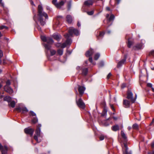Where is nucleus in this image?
Returning <instances> with one entry per match:
<instances>
[{
  "label": "nucleus",
  "mask_w": 154,
  "mask_h": 154,
  "mask_svg": "<svg viewBox=\"0 0 154 154\" xmlns=\"http://www.w3.org/2000/svg\"><path fill=\"white\" fill-rule=\"evenodd\" d=\"M45 48L48 50H50L51 55V56L54 55L56 53V51L54 50H51V46L48 44H45Z\"/></svg>",
  "instance_id": "obj_7"
},
{
  "label": "nucleus",
  "mask_w": 154,
  "mask_h": 154,
  "mask_svg": "<svg viewBox=\"0 0 154 154\" xmlns=\"http://www.w3.org/2000/svg\"><path fill=\"white\" fill-rule=\"evenodd\" d=\"M16 104V103L14 101H11L8 103V105L9 106L11 107L12 108H14Z\"/></svg>",
  "instance_id": "obj_20"
},
{
  "label": "nucleus",
  "mask_w": 154,
  "mask_h": 154,
  "mask_svg": "<svg viewBox=\"0 0 154 154\" xmlns=\"http://www.w3.org/2000/svg\"><path fill=\"white\" fill-rule=\"evenodd\" d=\"M30 3H31V4L32 5H33V6H35V5L34 4L33 2L32 1H30Z\"/></svg>",
  "instance_id": "obj_54"
},
{
  "label": "nucleus",
  "mask_w": 154,
  "mask_h": 154,
  "mask_svg": "<svg viewBox=\"0 0 154 154\" xmlns=\"http://www.w3.org/2000/svg\"><path fill=\"white\" fill-rule=\"evenodd\" d=\"M104 114H103L102 115L103 116H104L107 113V110L106 109H104L103 111Z\"/></svg>",
  "instance_id": "obj_46"
},
{
  "label": "nucleus",
  "mask_w": 154,
  "mask_h": 154,
  "mask_svg": "<svg viewBox=\"0 0 154 154\" xmlns=\"http://www.w3.org/2000/svg\"><path fill=\"white\" fill-rule=\"evenodd\" d=\"M151 146L152 148L154 147V142H152L151 144Z\"/></svg>",
  "instance_id": "obj_55"
},
{
  "label": "nucleus",
  "mask_w": 154,
  "mask_h": 154,
  "mask_svg": "<svg viewBox=\"0 0 154 154\" xmlns=\"http://www.w3.org/2000/svg\"><path fill=\"white\" fill-rule=\"evenodd\" d=\"M113 118L115 120H116L117 119V117H113Z\"/></svg>",
  "instance_id": "obj_59"
},
{
  "label": "nucleus",
  "mask_w": 154,
  "mask_h": 154,
  "mask_svg": "<svg viewBox=\"0 0 154 154\" xmlns=\"http://www.w3.org/2000/svg\"><path fill=\"white\" fill-rule=\"evenodd\" d=\"M121 134L122 137L123 138V139L124 140V141L125 142H126L127 140V137L126 135L124 133L123 131H122L121 132Z\"/></svg>",
  "instance_id": "obj_19"
},
{
  "label": "nucleus",
  "mask_w": 154,
  "mask_h": 154,
  "mask_svg": "<svg viewBox=\"0 0 154 154\" xmlns=\"http://www.w3.org/2000/svg\"><path fill=\"white\" fill-rule=\"evenodd\" d=\"M77 25L79 27L81 26L80 23L79 22H78Z\"/></svg>",
  "instance_id": "obj_57"
},
{
  "label": "nucleus",
  "mask_w": 154,
  "mask_h": 154,
  "mask_svg": "<svg viewBox=\"0 0 154 154\" xmlns=\"http://www.w3.org/2000/svg\"><path fill=\"white\" fill-rule=\"evenodd\" d=\"M126 86V84L125 83H123L121 85V88H123L125 87Z\"/></svg>",
  "instance_id": "obj_48"
},
{
  "label": "nucleus",
  "mask_w": 154,
  "mask_h": 154,
  "mask_svg": "<svg viewBox=\"0 0 154 154\" xmlns=\"http://www.w3.org/2000/svg\"><path fill=\"white\" fill-rule=\"evenodd\" d=\"M5 150H2V154H6L8 150V148L6 146H5Z\"/></svg>",
  "instance_id": "obj_28"
},
{
  "label": "nucleus",
  "mask_w": 154,
  "mask_h": 154,
  "mask_svg": "<svg viewBox=\"0 0 154 154\" xmlns=\"http://www.w3.org/2000/svg\"><path fill=\"white\" fill-rule=\"evenodd\" d=\"M66 20L68 23H71L72 21V17L69 15H67L66 17Z\"/></svg>",
  "instance_id": "obj_18"
},
{
  "label": "nucleus",
  "mask_w": 154,
  "mask_h": 154,
  "mask_svg": "<svg viewBox=\"0 0 154 154\" xmlns=\"http://www.w3.org/2000/svg\"><path fill=\"white\" fill-rule=\"evenodd\" d=\"M115 1L117 2V4H119V3L120 2L121 0H115Z\"/></svg>",
  "instance_id": "obj_53"
},
{
  "label": "nucleus",
  "mask_w": 154,
  "mask_h": 154,
  "mask_svg": "<svg viewBox=\"0 0 154 154\" xmlns=\"http://www.w3.org/2000/svg\"><path fill=\"white\" fill-rule=\"evenodd\" d=\"M69 34H66L64 35L65 37L67 39L66 41L67 45H70L72 42L71 40L69 38L70 36H72L73 34L76 35H78L79 34L78 30L72 27H70L69 28Z\"/></svg>",
  "instance_id": "obj_2"
},
{
  "label": "nucleus",
  "mask_w": 154,
  "mask_h": 154,
  "mask_svg": "<svg viewBox=\"0 0 154 154\" xmlns=\"http://www.w3.org/2000/svg\"><path fill=\"white\" fill-rule=\"evenodd\" d=\"M94 13V11L93 10L91 11H90L87 12V14L89 15H92Z\"/></svg>",
  "instance_id": "obj_36"
},
{
  "label": "nucleus",
  "mask_w": 154,
  "mask_h": 154,
  "mask_svg": "<svg viewBox=\"0 0 154 154\" xmlns=\"http://www.w3.org/2000/svg\"><path fill=\"white\" fill-rule=\"evenodd\" d=\"M16 109L19 111V112H22V113H24L25 112H28V109L26 107H18L16 108Z\"/></svg>",
  "instance_id": "obj_9"
},
{
  "label": "nucleus",
  "mask_w": 154,
  "mask_h": 154,
  "mask_svg": "<svg viewBox=\"0 0 154 154\" xmlns=\"http://www.w3.org/2000/svg\"><path fill=\"white\" fill-rule=\"evenodd\" d=\"M52 3L55 6L56 5L57 3V0H53L52 1Z\"/></svg>",
  "instance_id": "obj_41"
},
{
  "label": "nucleus",
  "mask_w": 154,
  "mask_h": 154,
  "mask_svg": "<svg viewBox=\"0 0 154 154\" xmlns=\"http://www.w3.org/2000/svg\"><path fill=\"white\" fill-rule=\"evenodd\" d=\"M24 131L26 134H29L32 136L34 131V130L31 128H26L24 129Z\"/></svg>",
  "instance_id": "obj_8"
},
{
  "label": "nucleus",
  "mask_w": 154,
  "mask_h": 154,
  "mask_svg": "<svg viewBox=\"0 0 154 154\" xmlns=\"http://www.w3.org/2000/svg\"><path fill=\"white\" fill-rule=\"evenodd\" d=\"M149 55H152L154 57V50L151 51L149 53Z\"/></svg>",
  "instance_id": "obj_45"
},
{
  "label": "nucleus",
  "mask_w": 154,
  "mask_h": 154,
  "mask_svg": "<svg viewBox=\"0 0 154 154\" xmlns=\"http://www.w3.org/2000/svg\"><path fill=\"white\" fill-rule=\"evenodd\" d=\"M124 145L125 149V151L123 152V154H131V153L128 152V148L126 144L124 143Z\"/></svg>",
  "instance_id": "obj_21"
},
{
  "label": "nucleus",
  "mask_w": 154,
  "mask_h": 154,
  "mask_svg": "<svg viewBox=\"0 0 154 154\" xmlns=\"http://www.w3.org/2000/svg\"><path fill=\"white\" fill-rule=\"evenodd\" d=\"M30 113L31 115L32 116H36L35 113L33 111H30Z\"/></svg>",
  "instance_id": "obj_42"
},
{
  "label": "nucleus",
  "mask_w": 154,
  "mask_h": 154,
  "mask_svg": "<svg viewBox=\"0 0 154 154\" xmlns=\"http://www.w3.org/2000/svg\"><path fill=\"white\" fill-rule=\"evenodd\" d=\"M106 138V136H104L103 135H101L99 137V139L100 140H103L104 138Z\"/></svg>",
  "instance_id": "obj_32"
},
{
  "label": "nucleus",
  "mask_w": 154,
  "mask_h": 154,
  "mask_svg": "<svg viewBox=\"0 0 154 154\" xmlns=\"http://www.w3.org/2000/svg\"><path fill=\"white\" fill-rule=\"evenodd\" d=\"M132 44V42L129 39H128V48H130Z\"/></svg>",
  "instance_id": "obj_33"
},
{
  "label": "nucleus",
  "mask_w": 154,
  "mask_h": 154,
  "mask_svg": "<svg viewBox=\"0 0 154 154\" xmlns=\"http://www.w3.org/2000/svg\"><path fill=\"white\" fill-rule=\"evenodd\" d=\"M126 60V58H125L123 59V60H121L119 61L117 65V67H120L122 64H124V63L125 62Z\"/></svg>",
  "instance_id": "obj_17"
},
{
  "label": "nucleus",
  "mask_w": 154,
  "mask_h": 154,
  "mask_svg": "<svg viewBox=\"0 0 154 154\" xmlns=\"http://www.w3.org/2000/svg\"><path fill=\"white\" fill-rule=\"evenodd\" d=\"M71 6V1H70L67 7H68V11L70 9Z\"/></svg>",
  "instance_id": "obj_30"
},
{
  "label": "nucleus",
  "mask_w": 154,
  "mask_h": 154,
  "mask_svg": "<svg viewBox=\"0 0 154 154\" xmlns=\"http://www.w3.org/2000/svg\"><path fill=\"white\" fill-rule=\"evenodd\" d=\"M64 2L63 1H61L57 3L56 7L60 9L61 7L64 4Z\"/></svg>",
  "instance_id": "obj_15"
},
{
  "label": "nucleus",
  "mask_w": 154,
  "mask_h": 154,
  "mask_svg": "<svg viewBox=\"0 0 154 154\" xmlns=\"http://www.w3.org/2000/svg\"><path fill=\"white\" fill-rule=\"evenodd\" d=\"M11 84V82L10 80H8L6 82V85L5 86H9Z\"/></svg>",
  "instance_id": "obj_39"
},
{
  "label": "nucleus",
  "mask_w": 154,
  "mask_h": 154,
  "mask_svg": "<svg viewBox=\"0 0 154 154\" xmlns=\"http://www.w3.org/2000/svg\"><path fill=\"white\" fill-rule=\"evenodd\" d=\"M2 150H5V146L3 147L1 144L0 143V150H2Z\"/></svg>",
  "instance_id": "obj_40"
},
{
  "label": "nucleus",
  "mask_w": 154,
  "mask_h": 154,
  "mask_svg": "<svg viewBox=\"0 0 154 154\" xmlns=\"http://www.w3.org/2000/svg\"><path fill=\"white\" fill-rule=\"evenodd\" d=\"M115 18V16L113 14H111L110 17L108 19V21L109 22H110L111 21H113L114 19Z\"/></svg>",
  "instance_id": "obj_25"
},
{
  "label": "nucleus",
  "mask_w": 154,
  "mask_h": 154,
  "mask_svg": "<svg viewBox=\"0 0 154 154\" xmlns=\"http://www.w3.org/2000/svg\"><path fill=\"white\" fill-rule=\"evenodd\" d=\"M88 72V69L87 68H84L82 69V73L83 74L86 75Z\"/></svg>",
  "instance_id": "obj_24"
},
{
  "label": "nucleus",
  "mask_w": 154,
  "mask_h": 154,
  "mask_svg": "<svg viewBox=\"0 0 154 154\" xmlns=\"http://www.w3.org/2000/svg\"><path fill=\"white\" fill-rule=\"evenodd\" d=\"M154 122V118L152 119V122L150 124V125H151Z\"/></svg>",
  "instance_id": "obj_60"
},
{
  "label": "nucleus",
  "mask_w": 154,
  "mask_h": 154,
  "mask_svg": "<svg viewBox=\"0 0 154 154\" xmlns=\"http://www.w3.org/2000/svg\"><path fill=\"white\" fill-rule=\"evenodd\" d=\"M3 54L2 51L0 50V63H2V62L1 59L3 57Z\"/></svg>",
  "instance_id": "obj_31"
},
{
  "label": "nucleus",
  "mask_w": 154,
  "mask_h": 154,
  "mask_svg": "<svg viewBox=\"0 0 154 154\" xmlns=\"http://www.w3.org/2000/svg\"><path fill=\"white\" fill-rule=\"evenodd\" d=\"M57 53L60 55H61L63 54V49H58L57 50Z\"/></svg>",
  "instance_id": "obj_27"
},
{
  "label": "nucleus",
  "mask_w": 154,
  "mask_h": 154,
  "mask_svg": "<svg viewBox=\"0 0 154 154\" xmlns=\"http://www.w3.org/2000/svg\"><path fill=\"white\" fill-rule=\"evenodd\" d=\"M127 98L130 100L132 103H134L137 98V95H135V98L133 97V94L130 91H128L127 92Z\"/></svg>",
  "instance_id": "obj_4"
},
{
  "label": "nucleus",
  "mask_w": 154,
  "mask_h": 154,
  "mask_svg": "<svg viewBox=\"0 0 154 154\" xmlns=\"http://www.w3.org/2000/svg\"><path fill=\"white\" fill-rule=\"evenodd\" d=\"M57 18H63V17L61 16H57Z\"/></svg>",
  "instance_id": "obj_62"
},
{
  "label": "nucleus",
  "mask_w": 154,
  "mask_h": 154,
  "mask_svg": "<svg viewBox=\"0 0 154 154\" xmlns=\"http://www.w3.org/2000/svg\"><path fill=\"white\" fill-rule=\"evenodd\" d=\"M41 127V125L40 124L38 125L37 126V128L35 130V134L34 136V139L38 142L39 143L40 142V140L38 141V137L40 136V128Z\"/></svg>",
  "instance_id": "obj_3"
},
{
  "label": "nucleus",
  "mask_w": 154,
  "mask_h": 154,
  "mask_svg": "<svg viewBox=\"0 0 154 154\" xmlns=\"http://www.w3.org/2000/svg\"><path fill=\"white\" fill-rule=\"evenodd\" d=\"M110 107H111V109L112 108H113L114 107V106H113V105H112V104H110Z\"/></svg>",
  "instance_id": "obj_61"
},
{
  "label": "nucleus",
  "mask_w": 154,
  "mask_h": 154,
  "mask_svg": "<svg viewBox=\"0 0 154 154\" xmlns=\"http://www.w3.org/2000/svg\"><path fill=\"white\" fill-rule=\"evenodd\" d=\"M4 100L5 101H7L9 103L11 101V98L10 97L7 96L4 98Z\"/></svg>",
  "instance_id": "obj_23"
},
{
  "label": "nucleus",
  "mask_w": 154,
  "mask_h": 154,
  "mask_svg": "<svg viewBox=\"0 0 154 154\" xmlns=\"http://www.w3.org/2000/svg\"><path fill=\"white\" fill-rule=\"evenodd\" d=\"M132 128L133 129L137 130L138 129V126L137 124L135 123L133 125Z\"/></svg>",
  "instance_id": "obj_26"
},
{
  "label": "nucleus",
  "mask_w": 154,
  "mask_h": 154,
  "mask_svg": "<svg viewBox=\"0 0 154 154\" xmlns=\"http://www.w3.org/2000/svg\"><path fill=\"white\" fill-rule=\"evenodd\" d=\"M54 38L57 41H59L61 38V36L60 35L56 34H54L53 35Z\"/></svg>",
  "instance_id": "obj_16"
},
{
  "label": "nucleus",
  "mask_w": 154,
  "mask_h": 154,
  "mask_svg": "<svg viewBox=\"0 0 154 154\" xmlns=\"http://www.w3.org/2000/svg\"><path fill=\"white\" fill-rule=\"evenodd\" d=\"M36 15H34V17H33V19L35 21L36 23H37V21L36 20Z\"/></svg>",
  "instance_id": "obj_52"
},
{
  "label": "nucleus",
  "mask_w": 154,
  "mask_h": 154,
  "mask_svg": "<svg viewBox=\"0 0 154 154\" xmlns=\"http://www.w3.org/2000/svg\"><path fill=\"white\" fill-rule=\"evenodd\" d=\"M131 128V127L130 126H129L128 127V129L129 130H130Z\"/></svg>",
  "instance_id": "obj_63"
},
{
  "label": "nucleus",
  "mask_w": 154,
  "mask_h": 154,
  "mask_svg": "<svg viewBox=\"0 0 154 154\" xmlns=\"http://www.w3.org/2000/svg\"><path fill=\"white\" fill-rule=\"evenodd\" d=\"M76 103L79 108L82 109L85 108V104L81 98L79 99L78 101H76Z\"/></svg>",
  "instance_id": "obj_6"
},
{
  "label": "nucleus",
  "mask_w": 154,
  "mask_h": 154,
  "mask_svg": "<svg viewBox=\"0 0 154 154\" xmlns=\"http://www.w3.org/2000/svg\"><path fill=\"white\" fill-rule=\"evenodd\" d=\"M38 20L40 25L44 26L45 24V19H48V14L43 11V9L41 5H39L38 8Z\"/></svg>",
  "instance_id": "obj_1"
},
{
  "label": "nucleus",
  "mask_w": 154,
  "mask_h": 154,
  "mask_svg": "<svg viewBox=\"0 0 154 154\" xmlns=\"http://www.w3.org/2000/svg\"><path fill=\"white\" fill-rule=\"evenodd\" d=\"M123 104L124 106L126 108L129 107L130 106V102L127 100H124Z\"/></svg>",
  "instance_id": "obj_12"
},
{
  "label": "nucleus",
  "mask_w": 154,
  "mask_h": 154,
  "mask_svg": "<svg viewBox=\"0 0 154 154\" xmlns=\"http://www.w3.org/2000/svg\"><path fill=\"white\" fill-rule=\"evenodd\" d=\"M4 28L7 29L8 28L7 26H2L0 27V29H3Z\"/></svg>",
  "instance_id": "obj_43"
},
{
  "label": "nucleus",
  "mask_w": 154,
  "mask_h": 154,
  "mask_svg": "<svg viewBox=\"0 0 154 154\" xmlns=\"http://www.w3.org/2000/svg\"><path fill=\"white\" fill-rule=\"evenodd\" d=\"M111 74L110 73H109L107 75V79H109V78L111 76Z\"/></svg>",
  "instance_id": "obj_51"
},
{
  "label": "nucleus",
  "mask_w": 154,
  "mask_h": 154,
  "mask_svg": "<svg viewBox=\"0 0 154 154\" xmlns=\"http://www.w3.org/2000/svg\"><path fill=\"white\" fill-rule=\"evenodd\" d=\"M94 52L93 50L92 49H90L89 51H87L86 54L85 55L87 57H88L92 55Z\"/></svg>",
  "instance_id": "obj_14"
},
{
  "label": "nucleus",
  "mask_w": 154,
  "mask_h": 154,
  "mask_svg": "<svg viewBox=\"0 0 154 154\" xmlns=\"http://www.w3.org/2000/svg\"><path fill=\"white\" fill-rule=\"evenodd\" d=\"M85 90V87L79 85L78 86V91L80 95H82L84 93Z\"/></svg>",
  "instance_id": "obj_13"
},
{
  "label": "nucleus",
  "mask_w": 154,
  "mask_h": 154,
  "mask_svg": "<svg viewBox=\"0 0 154 154\" xmlns=\"http://www.w3.org/2000/svg\"><path fill=\"white\" fill-rule=\"evenodd\" d=\"M104 34V33L103 32H101L100 33L99 36H100L102 37L103 36Z\"/></svg>",
  "instance_id": "obj_49"
},
{
  "label": "nucleus",
  "mask_w": 154,
  "mask_h": 154,
  "mask_svg": "<svg viewBox=\"0 0 154 154\" xmlns=\"http://www.w3.org/2000/svg\"><path fill=\"white\" fill-rule=\"evenodd\" d=\"M2 0H0V4H1L2 6H3V4L2 2Z\"/></svg>",
  "instance_id": "obj_58"
},
{
  "label": "nucleus",
  "mask_w": 154,
  "mask_h": 154,
  "mask_svg": "<svg viewBox=\"0 0 154 154\" xmlns=\"http://www.w3.org/2000/svg\"><path fill=\"white\" fill-rule=\"evenodd\" d=\"M106 9L107 11H109L110 10V8L109 7H106Z\"/></svg>",
  "instance_id": "obj_56"
},
{
  "label": "nucleus",
  "mask_w": 154,
  "mask_h": 154,
  "mask_svg": "<svg viewBox=\"0 0 154 154\" xmlns=\"http://www.w3.org/2000/svg\"><path fill=\"white\" fill-rule=\"evenodd\" d=\"M67 45H66V42H65V43H63L61 45V47L62 48H65L66 46Z\"/></svg>",
  "instance_id": "obj_38"
},
{
  "label": "nucleus",
  "mask_w": 154,
  "mask_h": 154,
  "mask_svg": "<svg viewBox=\"0 0 154 154\" xmlns=\"http://www.w3.org/2000/svg\"><path fill=\"white\" fill-rule=\"evenodd\" d=\"M100 56V54L99 53L96 54L94 57V59L95 60H97L99 58V57Z\"/></svg>",
  "instance_id": "obj_29"
},
{
  "label": "nucleus",
  "mask_w": 154,
  "mask_h": 154,
  "mask_svg": "<svg viewBox=\"0 0 154 154\" xmlns=\"http://www.w3.org/2000/svg\"><path fill=\"white\" fill-rule=\"evenodd\" d=\"M109 16V14H106V18H108Z\"/></svg>",
  "instance_id": "obj_64"
},
{
  "label": "nucleus",
  "mask_w": 154,
  "mask_h": 154,
  "mask_svg": "<svg viewBox=\"0 0 154 154\" xmlns=\"http://www.w3.org/2000/svg\"><path fill=\"white\" fill-rule=\"evenodd\" d=\"M142 47V45L141 44H137L136 46V47L137 49H141Z\"/></svg>",
  "instance_id": "obj_34"
},
{
  "label": "nucleus",
  "mask_w": 154,
  "mask_h": 154,
  "mask_svg": "<svg viewBox=\"0 0 154 154\" xmlns=\"http://www.w3.org/2000/svg\"><path fill=\"white\" fill-rule=\"evenodd\" d=\"M32 122L34 123H35L38 122V119L36 117L34 118L32 120Z\"/></svg>",
  "instance_id": "obj_35"
},
{
  "label": "nucleus",
  "mask_w": 154,
  "mask_h": 154,
  "mask_svg": "<svg viewBox=\"0 0 154 154\" xmlns=\"http://www.w3.org/2000/svg\"><path fill=\"white\" fill-rule=\"evenodd\" d=\"M37 28L39 31H41V28L40 27V26L39 25H38V26H37Z\"/></svg>",
  "instance_id": "obj_50"
},
{
  "label": "nucleus",
  "mask_w": 154,
  "mask_h": 154,
  "mask_svg": "<svg viewBox=\"0 0 154 154\" xmlns=\"http://www.w3.org/2000/svg\"><path fill=\"white\" fill-rule=\"evenodd\" d=\"M41 38L42 41L47 42L48 44H52L54 43L53 40L51 38L46 37L45 36H41Z\"/></svg>",
  "instance_id": "obj_5"
},
{
  "label": "nucleus",
  "mask_w": 154,
  "mask_h": 154,
  "mask_svg": "<svg viewBox=\"0 0 154 154\" xmlns=\"http://www.w3.org/2000/svg\"><path fill=\"white\" fill-rule=\"evenodd\" d=\"M93 3V2L92 0H88L85 2L84 5L85 6L89 7L92 5Z\"/></svg>",
  "instance_id": "obj_11"
},
{
  "label": "nucleus",
  "mask_w": 154,
  "mask_h": 154,
  "mask_svg": "<svg viewBox=\"0 0 154 154\" xmlns=\"http://www.w3.org/2000/svg\"><path fill=\"white\" fill-rule=\"evenodd\" d=\"M89 61L90 62H91V63H92V64H93L94 65L95 64V63H94V62L93 63V60H92V58L91 57H90L89 58Z\"/></svg>",
  "instance_id": "obj_37"
},
{
  "label": "nucleus",
  "mask_w": 154,
  "mask_h": 154,
  "mask_svg": "<svg viewBox=\"0 0 154 154\" xmlns=\"http://www.w3.org/2000/svg\"><path fill=\"white\" fill-rule=\"evenodd\" d=\"M112 129L113 131H116L119 130V127L118 125H116L112 126Z\"/></svg>",
  "instance_id": "obj_22"
},
{
  "label": "nucleus",
  "mask_w": 154,
  "mask_h": 154,
  "mask_svg": "<svg viewBox=\"0 0 154 154\" xmlns=\"http://www.w3.org/2000/svg\"><path fill=\"white\" fill-rule=\"evenodd\" d=\"M4 89L6 92L10 94H12L13 92V89L9 86H5Z\"/></svg>",
  "instance_id": "obj_10"
},
{
  "label": "nucleus",
  "mask_w": 154,
  "mask_h": 154,
  "mask_svg": "<svg viewBox=\"0 0 154 154\" xmlns=\"http://www.w3.org/2000/svg\"><path fill=\"white\" fill-rule=\"evenodd\" d=\"M104 65V63L103 61H101L100 62V63L99 64V67H102Z\"/></svg>",
  "instance_id": "obj_44"
},
{
  "label": "nucleus",
  "mask_w": 154,
  "mask_h": 154,
  "mask_svg": "<svg viewBox=\"0 0 154 154\" xmlns=\"http://www.w3.org/2000/svg\"><path fill=\"white\" fill-rule=\"evenodd\" d=\"M147 86L148 87H149L151 88H153L152 87V85L151 83H148L147 84Z\"/></svg>",
  "instance_id": "obj_47"
}]
</instances>
